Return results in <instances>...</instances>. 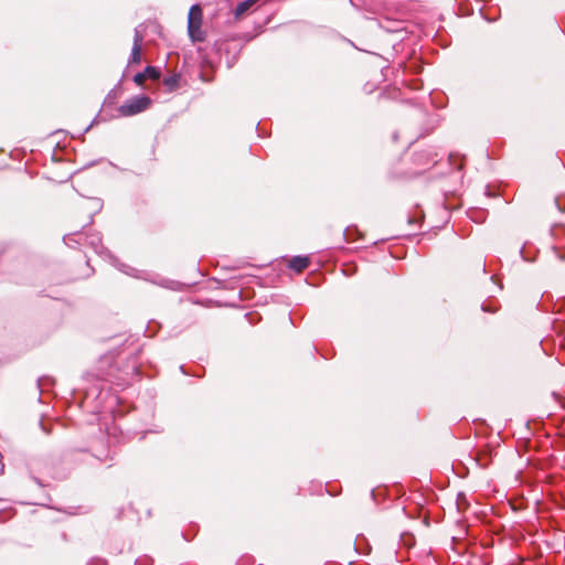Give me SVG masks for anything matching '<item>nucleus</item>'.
I'll list each match as a JSON object with an SVG mask.
<instances>
[{
	"instance_id": "f257e3e1",
	"label": "nucleus",
	"mask_w": 565,
	"mask_h": 565,
	"mask_svg": "<svg viewBox=\"0 0 565 565\" xmlns=\"http://www.w3.org/2000/svg\"><path fill=\"white\" fill-rule=\"evenodd\" d=\"M203 11L200 4H193L188 15V31L192 41L202 42L205 34L202 30Z\"/></svg>"
},
{
	"instance_id": "f03ea898",
	"label": "nucleus",
	"mask_w": 565,
	"mask_h": 565,
	"mask_svg": "<svg viewBox=\"0 0 565 565\" xmlns=\"http://www.w3.org/2000/svg\"><path fill=\"white\" fill-rule=\"evenodd\" d=\"M152 104L150 97L146 95H138L118 107V114L122 117H131L147 110Z\"/></svg>"
},
{
	"instance_id": "7ed1b4c3",
	"label": "nucleus",
	"mask_w": 565,
	"mask_h": 565,
	"mask_svg": "<svg viewBox=\"0 0 565 565\" xmlns=\"http://www.w3.org/2000/svg\"><path fill=\"white\" fill-rule=\"evenodd\" d=\"M310 265V259L307 256H295L288 262V267L296 273H302Z\"/></svg>"
},
{
	"instance_id": "20e7f679",
	"label": "nucleus",
	"mask_w": 565,
	"mask_h": 565,
	"mask_svg": "<svg viewBox=\"0 0 565 565\" xmlns=\"http://www.w3.org/2000/svg\"><path fill=\"white\" fill-rule=\"evenodd\" d=\"M141 44H142V35L139 33H136L135 40H134V46L131 50L130 61H129L131 64H139L141 62Z\"/></svg>"
},
{
	"instance_id": "39448f33",
	"label": "nucleus",
	"mask_w": 565,
	"mask_h": 565,
	"mask_svg": "<svg viewBox=\"0 0 565 565\" xmlns=\"http://www.w3.org/2000/svg\"><path fill=\"white\" fill-rule=\"evenodd\" d=\"M258 0H245L241 3H238V6L236 7L235 9V17L236 18H239L242 17L247 10H249Z\"/></svg>"
},
{
	"instance_id": "423d86ee",
	"label": "nucleus",
	"mask_w": 565,
	"mask_h": 565,
	"mask_svg": "<svg viewBox=\"0 0 565 565\" xmlns=\"http://www.w3.org/2000/svg\"><path fill=\"white\" fill-rule=\"evenodd\" d=\"M147 79H153V81H157L160 78V71L157 68V67H153V66H147L146 70L143 71Z\"/></svg>"
},
{
	"instance_id": "0eeeda50",
	"label": "nucleus",
	"mask_w": 565,
	"mask_h": 565,
	"mask_svg": "<svg viewBox=\"0 0 565 565\" xmlns=\"http://www.w3.org/2000/svg\"><path fill=\"white\" fill-rule=\"evenodd\" d=\"M179 75H172L163 79V84L169 87L170 90H173L179 85Z\"/></svg>"
},
{
	"instance_id": "6e6552de",
	"label": "nucleus",
	"mask_w": 565,
	"mask_h": 565,
	"mask_svg": "<svg viewBox=\"0 0 565 565\" xmlns=\"http://www.w3.org/2000/svg\"><path fill=\"white\" fill-rule=\"evenodd\" d=\"M355 235H358L359 237L362 236V234L354 227H348L345 231H344V237L348 242H353L356 239Z\"/></svg>"
},
{
	"instance_id": "1a4fd4ad",
	"label": "nucleus",
	"mask_w": 565,
	"mask_h": 565,
	"mask_svg": "<svg viewBox=\"0 0 565 565\" xmlns=\"http://www.w3.org/2000/svg\"><path fill=\"white\" fill-rule=\"evenodd\" d=\"M147 81V77L145 75L143 72L141 73H137L135 76H134V82L138 85V86H143L145 85V82Z\"/></svg>"
}]
</instances>
